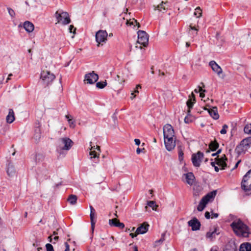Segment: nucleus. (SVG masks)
I'll return each instance as SVG.
<instances>
[{
  "mask_svg": "<svg viewBox=\"0 0 251 251\" xmlns=\"http://www.w3.org/2000/svg\"><path fill=\"white\" fill-rule=\"evenodd\" d=\"M230 226L236 235L244 237L249 236L250 234L249 228L241 220H234L231 224Z\"/></svg>",
  "mask_w": 251,
  "mask_h": 251,
  "instance_id": "f257e3e1",
  "label": "nucleus"
},
{
  "mask_svg": "<svg viewBox=\"0 0 251 251\" xmlns=\"http://www.w3.org/2000/svg\"><path fill=\"white\" fill-rule=\"evenodd\" d=\"M54 17L57 20L56 24L58 23L63 25H66L71 22L69 14L67 12H64L61 10H57L55 13Z\"/></svg>",
  "mask_w": 251,
  "mask_h": 251,
  "instance_id": "f03ea898",
  "label": "nucleus"
},
{
  "mask_svg": "<svg viewBox=\"0 0 251 251\" xmlns=\"http://www.w3.org/2000/svg\"><path fill=\"white\" fill-rule=\"evenodd\" d=\"M217 194V191L214 190L208 193L204 197H203L200 201L199 204L197 207V210L199 211H202L205 207L206 204L209 201H212Z\"/></svg>",
  "mask_w": 251,
  "mask_h": 251,
  "instance_id": "7ed1b4c3",
  "label": "nucleus"
},
{
  "mask_svg": "<svg viewBox=\"0 0 251 251\" xmlns=\"http://www.w3.org/2000/svg\"><path fill=\"white\" fill-rule=\"evenodd\" d=\"M42 83L45 86L50 85L55 79L54 75L48 71H43L40 75Z\"/></svg>",
  "mask_w": 251,
  "mask_h": 251,
  "instance_id": "20e7f679",
  "label": "nucleus"
},
{
  "mask_svg": "<svg viewBox=\"0 0 251 251\" xmlns=\"http://www.w3.org/2000/svg\"><path fill=\"white\" fill-rule=\"evenodd\" d=\"M73 145V142L69 138H61L59 140L58 151H69Z\"/></svg>",
  "mask_w": 251,
  "mask_h": 251,
  "instance_id": "39448f33",
  "label": "nucleus"
},
{
  "mask_svg": "<svg viewBox=\"0 0 251 251\" xmlns=\"http://www.w3.org/2000/svg\"><path fill=\"white\" fill-rule=\"evenodd\" d=\"M241 185L247 195H251V177L247 173L243 176Z\"/></svg>",
  "mask_w": 251,
  "mask_h": 251,
  "instance_id": "423d86ee",
  "label": "nucleus"
},
{
  "mask_svg": "<svg viewBox=\"0 0 251 251\" xmlns=\"http://www.w3.org/2000/svg\"><path fill=\"white\" fill-rule=\"evenodd\" d=\"M138 43L146 47L148 45L149 36L147 33L143 30L138 31Z\"/></svg>",
  "mask_w": 251,
  "mask_h": 251,
  "instance_id": "0eeeda50",
  "label": "nucleus"
},
{
  "mask_svg": "<svg viewBox=\"0 0 251 251\" xmlns=\"http://www.w3.org/2000/svg\"><path fill=\"white\" fill-rule=\"evenodd\" d=\"M107 35V33L105 30H100L96 33V40L98 43V47H99L101 43L106 42Z\"/></svg>",
  "mask_w": 251,
  "mask_h": 251,
  "instance_id": "6e6552de",
  "label": "nucleus"
},
{
  "mask_svg": "<svg viewBox=\"0 0 251 251\" xmlns=\"http://www.w3.org/2000/svg\"><path fill=\"white\" fill-rule=\"evenodd\" d=\"M203 157V154L201 151H199L196 154H193L192 155V161L195 167H200L201 160Z\"/></svg>",
  "mask_w": 251,
  "mask_h": 251,
  "instance_id": "1a4fd4ad",
  "label": "nucleus"
},
{
  "mask_svg": "<svg viewBox=\"0 0 251 251\" xmlns=\"http://www.w3.org/2000/svg\"><path fill=\"white\" fill-rule=\"evenodd\" d=\"M164 138L175 137V132L173 126L170 124H166L163 127Z\"/></svg>",
  "mask_w": 251,
  "mask_h": 251,
  "instance_id": "9d476101",
  "label": "nucleus"
},
{
  "mask_svg": "<svg viewBox=\"0 0 251 251\" xmlns=\"http://www.w3.org/2000/svg\"><path fill=\"white\" fill-rule=\"evenodd\" d=\"M99 79L98 75L94 72L85 75L84 81L88 84H94Z\"/></svg>",
  "mask_w": 251,
  "mask_h": 251,
  "instance_id": "9b49d317",
  "label": "nucleus"
},
{
  "mask_svg": "<svg viewBox=\"0 0 251 251\" xmlns=\"http://www.w3.org/2000/svg\"><path fill=\"white\" fill-rule=\"evenodd\" d=\"M164 144L166 149L168 151L173 150L176 146V138L168 137L164 138Z\"/></svg>",
  "mask_w": 251,
  "mask_h": 251,
  "instance_id": "f8f14e48",
  "label": "nucleus"
},
{
  "mask_svg": "<svg viewBox=\"0 0 251 251\" xmlns=\"http://www.w3.org/2000/svg\"><path fill=\"white\" fill-rule=\"evenodd\" d=\"M188 226L192 227L193 231L199 230L201 226V223L196 218H194L188 222Z\"/></svg>",
  "mask_w": 251,
  "mask_h": 251,
  "instance_id": "ddd939ff",
  "label": "nucleus"
},
{
  "mask_svg": "<svg viewBox=\"0 0 251 251\" xmlns=\"http://www.w3.org/2000/svg\"><path fill=\"white\" fill-rule=\"evenodd\" d=\"M209 65L210 66L213 71L216 73L219 76L222 73L223 71L222 68L215 61H211L209 63Z\"/></svg>",
  "mask_w": 251,
  "mask_h": 251,
  "instance_id": "4468645a",
  "label": "nucleus"
},
{
  "mask_svg": "<svg viewBox=\"0 0 251 251\" xmlns=\"http://www.w3.org/2000/svg\"><path fill=\"white\" fill-rule=\"evenodd\" d=\"M226 160L227 158L225 154H224L221 158H216L215 159L216 164L219 166L221 167V169L222 170L225 169L226 167Z\"/></svg>",
  "mask_w": 251,
  "mask_h": 251,
  "instance_id": "2eb2a0df",
  "label": "nucleus"
},
{
  "mask_svg": "<svg viewBox=\"0 0 251 251\" xmlns=\"http://www.w3.org/2000/svg\"><path fill=\"white\" fill-rule=\"evenodd\" d=\"M109 224L111 226L118 227L120 229H123L125 227L124 224L121 223L120 221L116 218L110 219L109 220Z\"/></svg>",
  "mask_w": 251,
  "mask_h": 251,
  "instance_id": "dca6fc26",
  "label": "nucleus"
},
{
  "mask_svg": "<svg viewBox=\"0 0 251 251\" xmlns=\"http://www.w3.org/2000/svg\"><path fill=\"white\" fill-rule=\"evenodd\" d=\"M149 225L146 223H144L140 225L136 229V233L137 234H144L148 230Z\"/></svg>",
  "mask_w": 251,
  "mask_h": 251,
  "instance_id": "f3484780",
  "label": "nucleus"
},
{
  "mask_svg": "<svg viewBox=\"0 0 251 251\" xmlns=\"http://www.w3.org/2000/svg\"><path fill=\"white\" fill-rule=\"evenodd\" d=\"M90 210H91L90 217V220H91V228H92V231H93L94 229V227H95V225L96 223V220L95 219V210L94 208L93 207V206L91 205L90 206Z\"/></svg>",
  "mask_w": 251,
  "mask_h": 251,
  "instance_id": "a211bd4d",
  "label": "nucleus"
},
{
  "mask_svg": "<svg viewBox=\"0 0 251 251\" xmlns=\"http://www.w3.org/2000/svg\"><path fill=\"white\" fill-rule=\"evenodd\" d=\"M207 110V109L204 108ZM208 112L210 115L215 120H217L219 118V115L218 113L217 108L216 107H213L212 108L207 109Z\"/></svg>",
  "mask_w": 251,
  "mask_h": 251,
  "instance_id": "6ab92c4d",
  "label": "nucleus"
},
{
  "mask_svg": "<svg viewBox=\"0 0 251 251\" xmlns=\"http://www.w3.org/2000/svg\"><path fill=\"white\" fill-rule=\"evenodd\" d=\"M15 114L12 109H9L8 114L6 117V121L7 123L11 124L15 120Z\"/></svg>",
  "mask_w": 251,
  "mask_h": 251,
  "instance_id": "aec40b11",
  "label": "nucleus"
},
{
  "mask_svg": "<svg viewBox=\"0 0 251 251\" xmlns=\"http://www.w3.org/2000/svg\"><path fill=\"white\" fill-rule=\"evenodd\" d=\"M186 179V182L190 185H192L194 183L195 176L192 173H188L184 175Z\"/></svg>",
  "mask_w": 251,
  "mask_h": 251,
  "instance_id": "412c9836",
  "label": "nucleus"
},
{
  "mask_svg": "<svg viewBox=\"0 0 251 251\" xmlns=\"http://www.w3.org/2000/svg\"><path fill=\"white\" fill-rule=\"evenodd\" d=\"M34 25L32 23L29 21H26L24 24V27L25 30L30 33L34 30Z\"/></svg>",
  "mask_w": 251,
  "mask_h": 251,
  "instance_id": "4be33fe9",
  "label": "nucleus"
},
{
  "mask_svg": "<svg viewBox=\"0 0 251 251\" xmlns=\"http://www.w3.org/2000/svg\"><path fill=\"white\" fill-rule=\"evenodd\" d=\"M44 156L42 153H36L33 156V159L36 164L40 163L44 160Z\"/></svg>",
  "mask_w": 251,
  "mask_h": 251,
  "instance_id": "5701e85b",
  "label": "nucleus"
},
{
  "mask_svg": "<svg viewBox=\"0 0 251 251\" xmlns=\"http://www.w3.org/2000/svg\"><path fill=\"white\" fill-rule=\"evenodd\" d=\"M7 174L10 176H13L15 174V169L13 165L9 163L7 168Z\"/></svg>",
  "mask_w": 251,
  "mask_h": 251,
  "instance_id": "b1692460",
  "label": "nucleus"
},
{
  "mask_svg": "<svg viewBox=\"0 0 251 251\" xmlns=\"http://www.w3.org/2000/svg\"><path fill=\"white\" fill-rule=\"evenodd\" d=\"M194 195L195 196H199L201 194L202 188L199 184H196L194 186Z\"/></svg>",
  "mask_w": 251,
  "mask_h": 251,
  "instance_id": "393cba45",
  "label": "nucleus"
},
{
  "mask_svg": "<svg viewBox=\"0 0 251 251\" xmlns=\"http://www.w3.org/2000/svg\"><path fill=\"white\" fill-rule=\"evenodd\" d=\"M240 251H251V244L249 243H243L240 245Z\"/></svg>",
  "mask_w": 251,
  "mask_h": 251,
  "instance_id": "a878e982",
  "label": "nucleus"
},
{
  "mask_svg": "<svg viewBox=\"0 0 251 251\" xmlns=\"http://www.w3.org/2000/svg\"><path fill=\"white\" fill-rule=\"evenodd\" d=\"M240 144L248 149L250 147V145L251 144V138L249 137L243 139L241 142Z\"/></svg>",
  "mask_w": 251,
  "mask_h": 251,
  "instance_id": "bb28decb",
  "label": "nucleus"
},
{
  "mask_svg": "<svg viewBox=\"0 0 251 251\" xmlns=\"http://www.w3.org/2000/svg\"><path fill=\"white\" fill-rule=\"evenodd\" d=\"M247 150L248 149L244 147V146L239 144L236 147L235 151L238 155H240L242 153H245Z\"/></svg>",
  "mask_w": 251,
  "mask_h": 251,
  "instance_id": "cd10ccee",
  "label": "nucleus"
},
{
  "mask_svg": "<svg viewBox=\"0 0 251 251\" xmlns=\"http://www.w3.org/2000/svg\"><path fill=\"white\" fill-rule=\"evenodd\" d=\"M219 147V144L216 141H211L209 145V149L212 151H215Z\"/></svg>",
  "mask_w": 251,
  "mask_h": 251,
  "instance_id": "c85d7f7f",
  "label": "nucleus"
},
{
  "mask_svg": "<svg viewBox=\"0 0 251 251\" xmlns=\"http://www.w3.org/2000/svg\"><path fill=\"white\" fill-rule=\"evenodd\" d=\"M217 233V228H215L214 230L212 231H209L206 233V236L208 238H213L215 237L216 235H218Z\"/></svg>",
  "mask_w": 251,
  "mask_h": 251,
  "instance_id": "c756f323",
  "label": "nucleus"
},
{
  "mask_svg": "<svg viewBox=\"0 0 251 251\" xmlns=\"http://www.w3.org/2000/svg\"><path fill=\"white\" fill-rule=\"evenodd\" d=\"M76 201L77 197L74 195H71L68 199V201L72 205L75 204Z\"/></svg>",
  "mask_w": 251,
  "mask_h": 251,
  "instance_id": "7c9ffc66",
  "label": "nucleus"
},
{
  "mask_svg": "<svg viewBox=\"0 0 251 251\" xmlns=\"http://www.w3.org/2000/svg\"><path fill=\"white\" fill-rule=\"evenodd\" d=\"M177 149L178 153V158L180 161H181L183 159V150L181 146H178Z\"/></svg>",
  "mask_w": 251,
  "mask_h": 251,
  "instance_id": "2f4dec72",
  "label": "nucleus"
},
{
  "mask_svg": "<svg viewBox=\"0 0 251 251\" xmlns=\"http://www.w3.org/2000/svg\"><path fill=\"white\" fill-rule=\"evenodd\" d=\"M147 204L149 206L151 207L153 210L157 211L158 205L156 204L155 201H148Z\"/></svg>",
  "mask_w": 251,
  "mask_h": 251,
  "instance_id": "473e14b6",
  "label": "nucleus"
},
{
  "mask_svg": "<svg viewBox=\"0 0 251 251\" xmlns=\"http://www.w3.org/2000/svg\"><path fill=\"white\" fill-rule=\"evenodd\" d=\"M166 3H162L157 6V9L162 12H164V11L168 8L165 5H166Z\"/></svg>",
  "mask_w": 251,
  "mask_h": 251,
  "instance_id": "72a5a7b5",
  "label": "nucleus"
},
{
  "mask_svg": "<svg viewBox=\"0 0 251 251\" xmlns=\"http://www.w3.org/2000/svg\"><path fill=\"white\" fill-rule=\"evenodd\" d=\"M41 136V130L40 128L37 127L35 129L34 138L36 140H39Z\"/></svg>",
  "mask_w": 251,
  "mask_h": 251,
  "instance_id": "f704fd0d",
  "label": "nucleus"
},
{
  "mask_svg": "<svg viewBox=\"0 0 251 251\" xmlns=\"http://www.w3.org/2000/svg\"><path fill=\"white\" fill-rule=\"evenodd\" d=\"M202 11L200 7H198L195 9L194 15L197 17L199 18L201 16Z\"/></svg>",
  "mask_w": 251,
  "mask_h": 251,
  "instance_id": "c9c22d12",
  "label": "nucleus"
},
{
  "mask_svg": "<svg viewBox=\"0 0 251 251\" xmlns=\"http://www.w3.org/2000/svg\"><path fill=\"white\" fill-rule=\"evenodd\" d=\"M195 101H192V99L190 97L188 100L187 101L186 104L188 107V108L191 109L192 108L193 106V104L195 103Z\"/></svg>",
  "mask_w": 251,
  "mask_h": 251,
  "instance_id": "e433bc0d",
  "label": "nucleus"
},
{
  "mask_svg": "<svg viewBox=\"0 0 251 251\" xmlns=\"http://www.w3.org/2000/svg\"><path fill=\"white\" fill-rule=\"evenodd\" d=\"M106 84H107V83H106V81H103V82H98L96 83V86L98 88L102 89L105 86H106Z\"/></svg>",
  "mask_w": 251,
  "mask_h": 251,
  "instance_id": "4c0bfd02",
  "label": "nucleus"
},
{
  "mask_svg": "<svg viewBox=\"0 0 251 251\" xmlns=\"http://www.w3.org/2000/svg\"><path fill=\"white\" fill-rule=\"evenodd\" d=\"M65 117L66 119H68L69 124L71 127H74L75 126V123L74 121H72V119H70V117H71V116L67 115L65 116Z\"/></svg>",
  "mask_w": 251,
  "mask_h": 251,
  "instance_id": "58836bf2",
  "label": "nucleus"
},
{
  "mask_svg": "<svg viewBox=\"0 0 251 251\" xmlns=\"http://www.w3.org/2000/svg\"><path fill=\"white\" fill-rule=\"evenodd\" d=\"M244 132L247 134H251V124L247 125L244 129Z\"/></svg>",
  "mask_w": 251,
  "mask_h": 251,
  "instance_id": "ea45409f",
  "label": "nucleus"
},
{
  "mask_svg": "<svg viewBox=\"0 0 251 251\" xmlns=\"http://www.w3.org/2000/svg\"><path fill=\"white\" fill-rule=\"evenodd\" d=\"M49 239L50 242H51L53 244H55L58 240L59 237L57 236H55L53 238H52V236L50 235L49 237Z\"/></svg>",
  "mask_w": 251,
  "mask_h": 251,
  "instance_id": "a19ab883",
  "label": "nucleus"
},
{
  "mask_svg": "<svg viewBox=\"0 0 251 251\" xmlns=\"http://www.w3.org/2000/svg\"><path fill=\"white\" fill-rule=\"evenodd\" d=\"M7 11L9 14V15L11 16L12 19H13L15 18V11L10 7H7Z\"/></svg>",
  "mask_w": 251,
  "mask_h": 251,
  "instance_id": "79ce46f5",
  "label": "nucleus"
},
{
  "mask_svg": "<svg viewBox=\"0 0 251 251\" xmlns=\"http://www.w3.org/2000/svg\"><path fill=\"white\" fill-rule=\"evenodd\" d=\"M228 128V126L225 124L223 126L222 129L220 131V133L222 134H225L226 133V129Z\"/></svg>",
  "mask_w": 251,
  "mask_h": 251,
  "instance_id": "37998d69",
  "label": "nucleus"
},
{
  "mask_svg": "<svg viewBox=\"0 0 251 251\" xmlns=\"http://www.w3.org/2000/svg\"><path fill=\"white\" fill-rule=\"evenodd\" d=\"M89 154L91 156V158H94V159H95L97 158L98 159L99 158V156L97 155V153L95 151H91L89 152Z\"/></svg>",
  "mask_w": 251,
  "mask_h": 251,
  "instance_id": "c03bdc74",
  "label": "nucleus"
},
{
  "mask_svg": "<svg viewBox=\"0 0 251 251\" xmlns=\"http://www.w3.org/2000/svg\"><path fill=\"white\" fill-rule=\"evenodd\" d=\"M46 248L47 251H54L53 247L50 244H47Z\"/></svg>",
  "mask_w": 251,
  "mask_h": 251,
  "instance_id": "a18cd8bd",
  "label": "nucleus"
},
{
  "mask_svg": "<svg viewBox=\"0 0 251 251\" xmlns=\"http://www.w3.org/2000/svg\"><path fill=\"white\" fill-rule=\"evenodd\" d=\"M134 23H136L137 25H138V27H140L139 24L137 22V21L136 20H135L134 19H133L132 21H131V22H130V21H127V22H126V24L127 25H134Z\"/></svg>",
  "mask_w": 251,
  "mask_h": 251,
  "instance_id": "49530a36",
  "label": "nucleus"
},
{
  "mask_svg": "<svg viewBox=\"0 0 251 251\" xmlns=\"http://www.w3.org/2000/svg\"><path fill=\"white\" fill-rule=\"evenodd\" d=\"M199 92H200V96L201 97V98H204L205 95H204V92H205V90H204L200 86H199Z\"/></svg>",
  "mask_w": 251,
  "mask_h": 251,
  "instance_id": "de8ad7c7",
  "label": "nucleus"
},
{
  "mask_svg": "<svg viewBox=\"0 0 251 251\" xmlns=\"http://www.w3.org/2000/svg\"><path fill=\"white\" fill-rule=\"evenodd\" d=\"M164 241V236L163 235H162L161 238L159 240H156L155 242V245L157 246L158 245L162 243Z\"/></svg>",
  "mask_w": 251,
  "mask_h": 251,
  "instance_id": "09e8293b",
  "label": "nucleus"
},
{
  "mask_svg": "<svg viewBox=\"0 0 251 251\" xmlns=\"http://www.w3.org/2000/svg\"><path fill=\"white\" fill-rule=\"evenodd\" d=\"M69 30L70 32L71 33H75L76 28L74 27V25H70L69 28Z\"/></svg>",
  "mask_w": 251,
  "mask_h": 251,
  "instance_id": "8fccbe9b",
  "label": "nucleus"
},
{
  "mask_svg": "<svg viewBox=\"0 0 251 251\" xmlns=\"http://www.w3.org/2000/svg\"><path fill=\"white\" fill-rule=\"evenodd\" d=\"M139 89H141V86L140 84H138L136 85V87L135 90H134L133 92L135 93H139V91H138Z\"/></svg>",
  "mask_w": 251,
  "mask_h": 251,
  "instance_id": "3c124183",
  "label": "nucleus"
},
{
  "mask_svg": "<svg viewBox=\"0 0 251 251\" xmlns=\"http://www.w3.org/2000/svg\"><path fill=\"white\" fill-rule=\"evenodd\" d=\"M191 121V120H189V118H188V116H187L185 117L184 118V122L186 124H188Z\"/></svg>",
  "mask_w": 251,
  "mask_h": 251,
  "instance_id": "603ef678",
  "label": "nucleus"
},
{
  "mask_svg": "<svg viewBox=\"0 0 251 251\" xmlns=\"http://www.w3.org/2000/svg\"><path fill=\"white\" fill-rule=\"evenodd\" d=\"M205 217L207 219H208L210 218V214L209 212H208V211L205 212Z\"/></svg>",
  "mask_w": 251,
  "mask_h": 251,
  "instance_id": "864d4df0",
  "label": "nucleus"
},
{
  "mask_svg": "<svg viewBox=\"0 0 251 251\" xmlns=\"http://www.w3.org/2000/svg\"><path fill=\"white\" fill-rule=\"evenodd\" d=\"M134 142L135 144L137 146H139L141 143L140 140L139 139H134Z\"/></svg>",
  "mask_w": 251,
  "mask_h": 251,
  "instance_id": "5fc2aeb1",
  "label": "nucleus"
},
{
  "mask_svg": "<svg viewBox=\"0 0 251 251\" xmlns=\"http://www.w3.org/2000/svg\"><path fill=\"white\" fill-rule=\"evenodd\" d=\"M219 216L218 213H212L211 218H217Z\"/></svg>",
  "mask_w": 251,
  "mask_h": 251,
  "instance_id": "6e6d98bb",
  "label": "nucleus"
},
{
  "mask_svg": "<svg viewBox=\"0 0 251 251\" xmlns=\"http://www.w3.org/2000/svg\"><path fill=\"white\" fill-rule=\"evenodd\" d=\"M145 150V149H144V148H143V149H140V148H138L137 149V150H136V153H137V154H140V152H141L143 150Z\"/></svg>",
  "mask_w": 251,
  "mask_h": 251,
  "instance_id": "4d7b16f0",
  "label": "nucleus"
},
{
  "mask_svg": "<svg viewBox=\"0 0 251 251\" xmlns=\"http://www.w3.org/2000/svg\"><path fill=\"white\" fill-rule=\"evenodd\" d=\"M134 93H134V92H132L131 94V96L130 97V99L131 100H133L136 97V95H134Z\"/></svg>",
  "mask_w": 251,
  "mask_h": 251,
  "instance_id": "13d9d810",
  "label": "nucleus"
},
{
  "mask_svg": "<svg viewBox=\"0 0 251 251\" xmlns=\"http://www.w3.org/2000/svg\"><path fill=\"white\" fill-rule=\"evenodd\" d=\"M12 75H13L12 74H9L6 82H7L9 80H10L11 79V76H12Z\"/></svg>",
  "mask_w": 251,
  "mask_h": 251,
  "instance_id": "bf43d9fd",
  "label": "nucleus"
},
{
  "mask_svg": "<svg viewBox=\"0 0 251 251\" xmlns=\"http://www.w3.org/2000/svg\"><path fill=\"white\" fill-rule=\"evenodd\" d=\"M130 236L132 237V238H134V237H135L137 234H136V233L135 232V233H130Z\"/></svg>",
  "mask_w": 251,
  "mask_h": 251,
  "instance_id": "052dcab7",
  "label": "nucleus"
},
{
  "mask_svg": "<svg viewBox=\"0 0 251 251\" xmlns=\"http://www.w3.org/2000/svg\"><path fill=\"white\" fill-rule=\"evenodd\" d=\"M210 164L212 166L215 167V166H216V162H213V161H212L211 163H210Z\"/></svg>",
  "mask_w": 251,
  "mask_h": 251,
  "instance_id": "680f3d73",
  "label": "nucleus"
},
{
  "mask_svg": "<svg viewBox=\"0 0 251 251\" xmlns=\"http://www.w3.org/2000/svg\"><path fill=\"white\" fill-rule=\"evenodd\" d=\"M190 28H191V29L192 30H195V31H197L198 30V29H197V28H196L195 27H194V26H192L191 25H190Z\"/></svg>",
  "mask_w": 251,
  "mask_h": 251,
  "instance_id": "e2e57ef3",
  "label": "nucleus"
},
{
  "mask_svg": "<svg viewBox=\"0 0 251 251\" xmlns=\"http://www.w3.org/2000/svg\"><path fill=\"white\" fill-rule=\"evenodd\" d=\"M240 162H241V161H240V160L238 161L236 163V164H235V166H234V168H233V169H235V168H236L238 167V164L240 163Z\"/></svg>",
  "mask_w": 251,
  "mask_h": 251,
  "instance_id": "0e129e2a",
  "label": "nucleus"
},
{
  "mask_svg": "<svg viewBox=\"0 0 251 251\" xmlns=\"http://www.w3.org/2000/svg\"><path fill=\"white\" fill-rule=\"evenodd\" d=\"M214 169L216 172H218L219 171V168L217 166H215Z\"/></svg>",
  "mask_w": 251,
  "mask_h": 251,
  "instance_id": "69168bd1",
  "label": "nucleus"
},
{
  "mask_svg": "<svg viewBox=\"0 0 251 251\" xmlns=\"http://www.w3.org/2000/svg\"><path fill=\"white\" fill-rule=\"evenodd\" d=\"M190 112H191V109H188V110L187 111V116H189L190 115Z\"/></svg>",
  "mask_w": 251,
  "mask_h": 251,
  "instance_id": "338daca9",
  "label": "nucleus"
},
{
  "mask_svg": "<svg viewBox=\"0 0 251 251\" xmlns=\"http://www.w3.org/2000/svg\"><path fill=\"white\" fill-rule=\"evenodd\" d=\"M247 174H248L251 177V169L249 170L247 173Z\"/></svg>",
  "mask_w": 251,
  "mask_h": 251,
  "instance_id": "774afa93",
  "label": "nucleus"
}]
</instances>
